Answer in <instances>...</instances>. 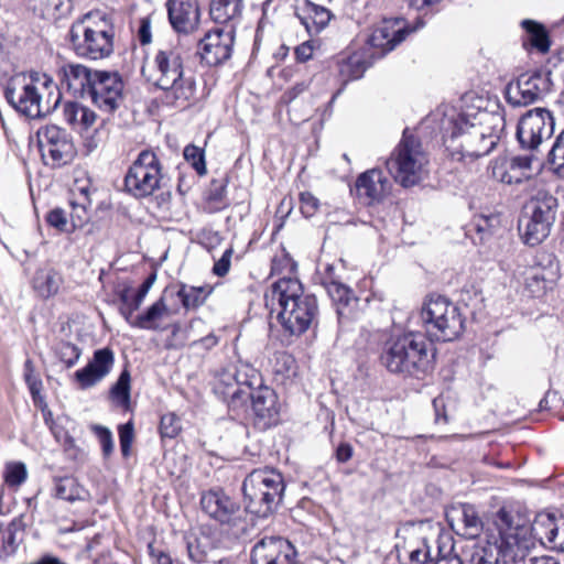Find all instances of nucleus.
I'll use <instances>...</instances> for the list:
<instances>
[{"instance_id":"29","label":"nucleus","mask_w":564,"mask_h":564,"mask_svg":"<svg viewBox=\"0 0 564 564\" xmlns=\"http://www.w3.org/2000/svg\"><path fill=\"white\" fill-rule=\"evenodd\" d=\"M509 511V509H507ZM513 514L523 520V525L528 529L529 538L534 546V540H539L542 544L549 543L552 547L560 525L555 521V517L551 513L541 512L536 514L534 521L530 524L529 520L517 511L510 510Z\"/></svg>"},{"instance_id":"57","label":"nucleus","mask_w":564,"mask_h":564,"mask_svg":"<svg viewBox=\"0 0 564 564\" xmlns=\"http://www.w3.org/2000/svg\"><path fill=\"white\" fill-rule=\"evenodd\" d=\"M279 21L278 4L275 0H267L262 8V19L259 23V28H262L264 23H273Z\"/></svg>"},{"instance_id":"46","label":"nucleus","mask_w":564,"mask_h":564,"mask_svg":"<svg viewBox=\"0 0 564 564\" xmlns=\"http://www.w3.org/2000/svg\"><path fill=\"white\" fill-rule=\"evenodd\" d=\"M22 529L20 523L12 521L1 533V541L7 555L13 554L22 541Z\"/></svg>"},{"instance_id":"25","label":"nucleus","mask_w":564,"mask_h":564,"mask_svg":"<svg viewBox=\"0 0 564 564\" xmlns=\"http://www.w3.org/2000/svg\"><path fill=\"white\" fill-rule=\"evenodd\" d=\"M326 290L333 302L336 304L339 328L344 329L348 324L358 317V299L347 285L332 281L326 284Z\"/></svg>"},{"instance_id":"28","label":"nucleus","mask_w":564,"mask_h":564,"mask_svg":"<svg viewBox=\"0 0 564 564\" xmlns=\"http://www.w3.org/2000/svg\"><path fill=\"white\" fill-rule=\"evenodd\" d=\"M62 84L77 98L87 99V94L96 77L97 70H91L82 64H67L61 69Z\"/></svg>"},{"instance_id":"22","label":"nucleus","mask_w":564,"mask_h":564,"mask_svg":"<svg viewBox=\"0 0 564 564\" xmlns=\"http://www.w3.org/2000/svg\"><path fill=\"white\" fill-rule=\"evenodd\" d=\"M414 30H409L401 20H383L371 32L367 44L372 48H378L380 56L392 51L401 43L405 35Z\"/></svg>"},{"instance_id":"20","label":"nucleus","mask_w":564,"mask_h":564,"mask_svg":"<svg viewBox=\"0 0 564 564\" xmlns=\"http://www.w3.org/2000/svg\"><path fill=\"white\" fill-rule=\"evenodd\" d=\"M544 260L545 264L539 262L523 273L525 289L534 297L544 295L547 290L553 288L558 278L560 265L555 258L547 254Z\"/></svg>"},{"instance_id":"54","label":"nucleus","mask_w":564,"mask_h":564,"mask_svg":"<svg viewBox=\"0 0 564 564\" xmlns=\"http://www.w3.org/2000/svg\"><path fill=\"white\" fill-rule=\"evenodd\" d=\"M134 431L132 422H128L119 426L120 448L123 456L130 454L131 444L133 442Z\"/></svg>"},{"instance_id":"23","label":"nucleus","mask_w":564,"mask_h":564,"mask_svg":"<svg viewBox=\"0 0 564 564\" xmlns=\"http://www.w3.org/2000/svg\"><path fill=\"white\" fill-rule=\"evenodd\" d=\"M169 20L177 33L194 32L199 23V7L197 0H169L166 3Z\"/></svg>"},{"instance_id":"43","label":"nucleus","mask_w":564,"mask_h":564,"mask_svg":"<svg viewBox=\"0 0 564 564\" xmlns=\"http://www.w3.org/2000/svg\"><path fill=\"white\" fill-rule=\"evenodd\" d=\"M119 299L121 302L120 314L124 317L127 323L132 326L133 313L139 310L143 301L137 296V293L131 288H124L119 292Z\"/></svg>"},{"instance_id":"5","label":"nucleus","mask_w":564,"mask_h":564,"mask_svg":"<svg viewBox=\"0 0 564 564\" xmlns=\"http://www.w3.org/2000/svg\"><path fill=\"white\" fill-rule=\"evenodd\" d=\"M435 348L420 332H406L386 343L381 361L392 373L423 378L432 371Z\"/></svg>"},{"instance_id":"60","label":"nucleus","mask_w":564,"mask_h":564,"mask_svg":"<svg viewBox=\"0 0 564 564\" xmlns=\"http://www.w3.org/2000/svg\"><path fill=\"white\" fill-rule=\"evenodd\" d=\"M318 206V200L312 194H301V210L305 217H311Z\"/></svg>"},{"instance_id":"16","label":"nucleus","mask_w":564,"mask_h":564,"mask_svg":"<svg viewBox=\"0 0 564 564\" xmlns=\"http://www.w3.org/2000/svg\"><path fill=\"white\" fill-rule=\"evenodd\" d=\"M554 131L552 113L544 108L529 110L519 121L517 138L524 149L534 150Z\"/></svg>"},{"instance_id":"38","label":"nucleus","mask_w":564,"mask_h":564,"mask_svg":"<svg viewBox=\"0 0 564 564\" xmlns=\"http://www.w3.org/2000/svg\"><path fill=\"white\" fill-rule=\"evenodd\" d=\"M243 0H213L210 17L219 24L226 25L241 14Z\"/></svg>"},{"instance_id":"40","label":"nucleus","mask_w":564,"mask_h":564,"mask_svg":"<svg viewBox=\"0 0 564 564\" xmlns=\"http://www.w3.org/2000/svg\"><path fill=\"white\" fill-rule=\"evenodd\" d=\"M131 376L128 369H123L109 391L112 403L119 408L128 409L130 405Z\"/></svg>"},{"instance_id":"42","label":"nucleus","mask_w":564,"mask_h":564,"mask_svg":"<svg viewBox=\"0 0 564 564\" xmlns=\"http://www.w3.org/2000/svg\"><path fill=\"white\" fill-rule=\"evenodd\" d=\"M83 487L73 477L56 478L54 485V496L65 501H76L83 499Z\"/></svg>"},{"instance_id":"51","label":"nucleus","mask_w":564,"mask_h":564,"mask_svg":"<svg viewBox=\"0 0 564 564\" xmlns=\"http://www.w3.org/2000/svg\"><path fill=\"white\" fill-rule=\"evenodd\" d=\"M74 199L80 202V204H90L91 184L89 178L82 177L75 178L73 187L70 189Z\"/></svg>"},{"instance_id":"31","label":"nucleus","mask_w":564,"mask_h":564,"mask_svg":"<svg viewBox=\"0 0 564 564\" xmlns=\"http://www.w3.org/2000/svg\"><path fill=\"white\" fill-rule=\"evenodd\" d=\"M232 381L234 383H228L227 391L224 392L227 397L231 398L232 402L246 400L248 392H254L262 387L257 370L252 368L238 370Z\"/></svg>"},{"instance_id":"45","label":"nucleus","mask_w":564,"mask_h":564,"mask_svg":"<svg viewBox=\"0 0 564 564\" xmlns=\"http://www.w3.org/2000/svg\"><path fill=\"white\" fill-rule=\"evenodd\" d=\"M54 352L67 369L74 367L82 356V349L78 346L64 340L56 344Z\"/></svg>"},{"instance_id":"34","label":"nucleus","mask_w":564,"mask_h":564,"mask_svg":"<svg viewBox=\"0 0 564 564\" xmlns=\"http://www.w3.org/2000/svg\"><path fill=\"white\" fill-rule=\"evenodd\" d=\"M65 121L80 132H88L97 121V115L78 102H66L63 108Z\"/></svg>"},{"instance_id":"6","label":"nucleus","mask_w":564,"mask_h":564,"mask_svg":"<svg viewBox=\"0 0 564 564\" xmlns=\"http://www.w3.org/2000/svg\"><path fill=\"white\" fill-rule=\"evenodd\" d=\"M115 30L106 13L96 11L85 14L73 23L69 41L74 52L84 58L97 61L113 52Z\"/></svg>"},{"instance_id":"50","label":"nucleus","mask_w":564,"mask_h":564,"mask_svg":"<svg viewBox=\"0 0 564 564\" xmlns=\"http://www.w3.org/2000/svg\"><path fill=\"white\" fill-rule=\"evenodd\" d=\"M412 564H424L432 558L431 546L422 539L416 546H410L406 551Z\"/></svg>"},{"instance_id":"7","label":"nucleus","mask_w":564,"mask_h":564,"mask_svg":"<svg viewBox=\"0 0 564 564\" xmlns=\"http://www.w3.org/2000/svg\"><path fill=\"white\" fill-rule=\"evenodd\" d=\"M296 269V262L284 252V271L291 274L284 276V332L291 335L306 332L317 312L316 299L303 294L302 283L295 275Z\"/></svg>"},{"instance_id":"19","label":"nucleus","mask_w":564,"mask_h":564,"mask_svg":"<svg viewBox=\"0 0 564 564\" xmlns=\"http://www.w3.org/2000/svg\"><path fill=\"white\" fill-rule=\"evenodd\" d=\"M113 365L115 354L110 348L97 349L91 360L75 371L74 379L82 390L93 388L110 373Z\"/></svg>"},{"instance_id":"49","label":"nucleus","mask_w":564,"mask_h":564,"mask_svg":"<svg viewBox=\"0 0 564 564\" xmlns=\"http://www.w3.org/2000/svg\"><path fill=\"white\" fill-rule=\"evenodd\" d=\"M181 421L174 413H166L161 416L160 433L162 437L174 438L181 432Z\"/></svg>"},{"instance_id":"24","label":"nucleus","mask_w":564,"mask_h":564,"mask_svg":"<svg viewBox=\"0 0 564 564\" xmlns=\"http://www.w3.org/2000/svg\"><path fill=\"white\" fill-rule=\"evenodd\" d=\"M532 159L530 156H516L511 160L498 159L491 164V175L505 184H519L528 181L532 174Z\"/></svg>"},{"instance_id":"41","label":"nucleus","mask_w":564,"mask_h":564,"mask_svg":"<svg viewBox=\"0 0 564 564\" xmlns=\"http://www.w3.org/2000/svg\"><path fill=\"white\" fill-rule=\"evenodd\" d=\"M522 28L527 32V42L541 53H546L550 48V40L545 28L532 20H523Z\"/></svg>"},{"instance_id":"59","label":"nucleus","mask_w":564,"mask_h":564,"mask_svg":"<svg viewBox=\"0 0 564 564\" xmlns=\"http://www.w3.org/2000/svg\"><path fill=\"white\" fill-rule=\"evenodd\" d=\"M231 256L232 249L228 248L227 250H225L221 258L215 262L213 272L217 276H225L228 273L230 269Z\"/></svg>"},{"instance_id":"64","label":"nucleus","mask_w":564,"mask_h":564,"mask_svg":"<svg viewBox=\"0 0 564 564\" xmlns=\"http://www.w3.org/2000/svg\"><path fill=\"white\" fill-rule=\"evenodd\" d=\"M217 344H218V337L214 333H210L207 336L200 338L199 340L193 341L192 346L193 347L202 346L205 349H210V348L215 347Z\"/></svg>"},{"instance_id":"3","label":"nucleus","mask_w":564,"mask_h":564,"mask_svg":"<svg viewBox=\"0 0 564 564\" xmlns=\"http://www.w3.org/2000/svg\"><path fill=\"white\" fill-rule=\"evenodd\" d=\"M185 51L178 44L164 43L155 52L142 75L163 91L161 97L165 106L186 108L196 94V80L184 69Z\"/></svg>"},{"instance_id":"53","label":"nucleus","mask_w":564,"mask_h":564,"mask_svg":"<svg viewBox=\"0 0 564 564\" xmlns=\"http://www.w3.org/2000/svg\"><path fill=\"white\" fill-rule=\"evenodd\" d=\"M93 431L100 442L104 456L108 457L113 451V440L111 431L101 425H94Z\"/></svg>"},{"instance_id":"44","label":"nucleus","mask_w":564,"mask_h":564,"mask_svg":"<svg viewBox=\"0 0 564 564\" xmlns=\"http://www.w3.org/2000/svg\"><path fill=\"white\" fill-rule=\"evenodd\" d=\"M208 294L209 292L205 288L187 285H183L177 292L183 306L187 310L197 308L198 306L203 305Z\"/></svg>"},{"instance_id":"33","label":"nucleus","mask_w":564,"mask_h":564,"mask_svg":"<svg viewBox=\"0 0 564 564\" xmlns=\"http://www.w3.org/2000/svg\"><path fill=\"white\" fill-rule=\"evenodd\" d=\"M63 284L62 274L53 268L39 269L32 280V286L39 296L50 299L55 296Z\"/></svg>"},{"instance_id":"56","label":"nucleus","mask_w":564,"mask_h":564,"mask_svg":"<svg viewBox=\"0 0 564 564\" xmlns=\"http://www.w3.org/2000/svg\"><path fill=\"white\" fill-rule=\"evenodd\" d=\"M46 221L50 226L59 231H69L66 213L62 208H54L46 215Z\"/></svg>"},{"instance_id":"10","label":"nucleus","mask_w":564,"mask_h":564,"mask_svg":"<svg viewBox=\"0 0 564 564\" xmlns=\"http://www.w3.org/2000/svg\"><path fill=\"white\" fill-rule=\"evenodd\" d=\"M420 323L431 340L452 341L464 332V318L459 308L444 296L429 297L421 311Z\"/></svg>"},{"instance_id":"39","label":"nucleus","mask_w":564,"mask_h":564,"mask_svg":"<svg viewBox=\"0 0 564 564\" xmlns=\"http://www.w3.org/2000/svg\"><path fill=\"white\" fill-rule=\"evenodd\" d=\"M282 279L279 278L275 280L270 290L264 294V303L265 307L269 310L270 314V334L273 335L274 322L276 324H282Z\"/></svg>"},{"instance_id":"63","label":"nucleus","mask_w":564,"mask_h":564,"mask_svg":"<svg viewBox=\"0 0 564 564\" xmlns=\"http://www.w3.org/2000/svg\"><path fill=\"white\" fill-rule=\"evenodd\" d=\"M139 40L142 45L151 42V26L148 20H142L139 28Z\"/></svg>"},{"instance_id":"62","label":"nucleus","mask_w":564,"mask_h":564,"mask_svg":"<svg viewBox=\"0 0 564 564\" xmlns=\"http://www.w3.org/2000/svg\"><path fill=\"white\" fill-rule=\"evenodd\" d=\"M352 456V447L348 443H341L336 449V458L339 463L348 462Z\"/></svg>"},{"instance_id":"9","label":"nucleus","mask_w":564,"mask_h":564,"mask_svg":"<svg viewBox=\"0 0 564 564\" xmlns=\"http://www.w3.org/2000/svg\"><path fill=\"white\" fill-rule=\"evenodd\" d=\"M246 516L265 518L282 499V474L272 468L251 471L242 484Z\"/></svg>"},{"instance_id":"14","label":"nucleus","mask_w":564,"mask_h":564,"mask_svg":"<svg viewBox=\"0 0 564 564\" xmlns=\"http://www.w3.org/2000/svg\"><path fill=\"white\" fill-rule=\"evenodd\" d=\"M556 206V198L544 191L538 192L528 203L527 209L531 215L523 234L527 245H539L549 236L555 220Z\"/></svg>"},{"instance_id":"27","label":"nucleus","mask_w":564,"mask_h":564,"mask_svg":"<svg viewBox=\"0 0 564 564\" xmlns=\"http://www.w3.org/2000/svg\"><path fill=\"white\" fill-rule=\"evenodd\" d=\"M247 399H251L254 414L259 420L263 421V427L279 423L278 395L273 390L268 387H260L254 392H248Z\"/></svg>"},{"instance_id":"18","label":"nucleus","mask_w":564,"mask_h":564,"mask_svg":"<svg viewBox=\"0 0 564 564\" xmlns=\"http://www.w3.org/2000/svg\"><path fill=\"white\" fill-rule=\"evenodd\" d=\"M123 83L117 73L96 72V77L87 94L99 109L112 112L122 99Z\"/></svg>"},{"instance_id":"17","label":"nucleus","mask_w":564,"mask_h":564,"mask_svg":"<svg viewBox=\"0 0 564 564\" xmlns=\"http://www.w3.org/2000/svg\"><path fill=\"white\" fill-rule=\"evenodd\" d=\"M235 25L226 24L210 30L199 43L202 59L210 66L230 58L235 42Z\"/></svg>"},{"instance_id":"1","label":"nucleus","mask_w":564,"mask_h":564,"mask_svg":"<svg viewBox=\"0 0 564 564\" xmlns=\"http://www.w3.org/2000/svg\"><path fill=\"white\" fill-rule=\"evenodd\" d=\"M444 143L458 161H474L488 155L497 145L506 127L500 112H490L465 105L449 109L442 120Z\"/></svg>"},{"instance_id":"47","label":"nucleus","mask_w":564,"mask_h":564,"mask_svg":"<svg viewBox=\"0 0 564 564\" xmlns=\"http://www.w3.org/2000/svg\"><path fill=\"white\" fill-rule=\"evenodd\" d=\"M28 477L26 467L23 463L7 464L4 481L11 488H19Z\"/></svg>"},{"instance_id":"36","label":"nucleus","mask_w":564,"mask_h":564,"mask_svg":"<svg viewBox=\"0 0 564 564\" xmlns=\"http://www.w3.org/2000/svg\"><path fill=\"white\" fill-rule=\"evenodd\" d=\"M171 312L165 304V301L161 297L155 303H153L144 313L139 314L134 317L132 327L149 329V330H160L161 322L169 317Z\"/></svg>"},{"instance_id":"52","label":"nucleus","mask_w":564,"mask_h":564,"mask_svg":"<svg viewBox=\"0 0 564 564\" xmlns=\"http://www.w3.org/2000/svg\"><path fill=\"white\" fill-rule=\"evenodd\" d=\"M184 158L193 165L198 174L203 175L206 173L204 153L202 149L195 145H187L184 149Z\"/></svg>"},{"instance_id":"37","label":"nucleus","mask_w":564,"mask_h":564,"mask_svg":"<svg viewBox=\"0 0 564 564\" xmlns=\"http://www.w3.org/2000/svg\"><path fill=\"white\" fill-rule=\"evenodd\" d=\"M338 74L343 82L358 79L368 67L365 54L354 52L349 55H343L337 61Z\"/></svg>"},{"instance_id":"30","label":"nucleus","mask_w":564,"mask_h":564,"mask_svg":"<svg viewBox=\"0 0 564 564\" xmlns=\"http://www.w3.org/2000/svg\"><path fill=\"white\" fill-rule=\"evenodd\" d=\"M184 539L188 558L196 564L206 562L209 554L219 547L216 535L204 529L191 531Z\"/></svg>"},{"instance_id":"8","label":"nucleus","mask_w":564,"mask_h":564,"mask_svg":"<svg viewBox=\"0 0 564 564\" xmlns=\"http://www.w3.org/2000/svg\"><path fill=\"white\" fill-rule=\"evenodd\" d=\"M430 159L422 143L413 135L403 137L391 155L386 160L390 175L402 187H412L423 182L429 175Z\"/></svg>"},{"instance_id":"11","label":"nucleus","mask_w":564,"mask_h":564,"mask_svg":"<svg viewBox=\"0 0 564 564\" xmlns=\"http://www.w3.org/2000/svg\"><path fill=\"white\" fill-rule=\"evenodd\" d=\"M202 510L213 520L226 528L236 540H246L254 529V519L246 516L239 503L223 489H210L202 494Z\"/></svg>"},{"instance_id":"13","label":"nucleus","mask_w":564,"mask_h":564,"mask_svg":"<svg viewBox=\"0 0 564 564\" xmlns=\"http://www.w3.org/2000/svg\"><path fill=\"white\" fill-rule=\"evenodd\" d=\"M42 159L54 169L65 166L76 156V148L70 134L55 124H47L37 131Z\"/></svg>"},{"instance_id":"35","label":"nucleus","mask_w":564,"mask_h":564,"mask_svg":"<svg viewBox=\"0 0 564 564\" xmlns=\"http://www.w3.org/2000/svg\"><path fill=\"white\" fill-rule=\"evenodd\" d=\"M282 553V540L280 536H265L252 549V564H279Z\"/></svg>"},{"instance_id":"21","label":"nucleus","mask_w":564,"mask_h":564,"mask_svg":"<svg viewBox=\"0 0 564 564\" xmlns=\"http://www.w3.org/2000/svg\"><path fill=\"white\" fill-rule=\"evenodd\" d=\"M391 187V182L380 169L361 173L355 184L358 198L368 205L382 202L390 194Z\"/></svg>"},{"instance_id":"2","label":"nucleus","mask_w":564,"mask_h":564,"mask_svg":"<svg viewBox=\"0 0 564 564\" xmlns=\"http://www.w3.org/2000/svg\"><path fill=\"white\" fill-rule=\"evenodd\" d=\"M498 535L478 540L466 551L468 564H510L523 560L532 542L523 520L507 508L495 516Z\"/></svg>"},{"instance_id":"4","label":"nucleus","mask_w":564,"mask_h":564,"mask_svg":"<svg viewBox=\"0 0 564 564\" xmlns=\"http://www.w3.org/2000/svg\"><path fill=\"white\" fill-rule=\"evenodd\" d=\"M4 97L13 109L31 119L51 113L62 98L53 78L40 73L10 78L4 89Z\"/></svg>"},{"instance_id":"12","label":"nucleus","mask_w":564,"mask_h":564,"mask_svg":"<svg viewBox=\"0 0 564 564\" xmlns=\"http://www.w3.org/2000/svg\"><path fill=\"white\" fill-rule=\"evenodd\" d=\"M163 174L158 155L150 150L141 151L124 176L126 191L135 198H145L161 186Z\"/></svg>"},{"instance_id":"58","label":"nucleus","mask_w":564,"mask_h":564,"mask_svg":"<svg viewBox=\"0 0 564 564\" xmlns=\"http://www.w3.org/2000/svg\"><path fill=\"white\" fill-rule=\"evenodd\" d=\"M50 429L56 441L64 446L65 451H69L75 447L74 438L62 426L52 424Z\"/></svg>"},{"instance_id":"55","label":"nucleus","mask_w":564,"mask_h":564,"mask_svg":"<svg viewBox=\"0 0 564 564\" xmlns=\"http://www.w3.org/2000/svg\"><path fill=\"white\" fill-rule=\"evenodd\" d=\"M72 212H70V220L72 227L77 228L82 227L87 220V207L90 204H80V202L76 199L70 200Z\"/></svg>"},{"instance_id":"61","label":"nucleus","mask_w":564,"mask_h":564,"mask_svg":"<svg viewBox=\"0 0 564 564\" xmlns=\"http://www.w3.org/2000/svg\"><path fill=\"white\" fill-rule=\"evenodd\" d=\"M313 45L310 41L302 43L294 50L295 57L299 62H306L313 55Z\"/></svg>"},{"instance_id":"32","label":"nucleus","mask_w":564,"mask_h":564,"mask_svg":"<svg viewBox=\"0 0 564 564\" xmlns=\"http://www.w3.org/2000/svg\"><path fill=\"white\" fill-rule=\"evenodd\" d=\"M295 15L310 34L323 31L333 17L328 9L308 1H305L302 13L295 11Z\"/></svg>"},{"instance_id":"48","label":"nucleus","mask_w":564,"mask_h":564,"mask_svg":"<svg viewBox=\"0 0 564 564\" xmlns=\"http://www.w3.org/2000/svg\"><path fill=\"white\" fill-rule=\"evenodd\" d=\"M452 550V539L448 535H441L437 545V555L440 558L435 564H463L459 556H449Z\"/></svg>"},{"instance_id":"15","label":"nucleus","mask_w":564,"mask_h":564,"mask_svg":"<svg viewBox=\"0 0 564 564\" xmlns=\"http://www.w3.org/2000/svg\"><path fill=\"white\" fill-rule=\"evenodd\" d=\"M552 80L549 70H535L520 75L516 84L507 87V100L513 106L535 102L551 91Z\"/></svg>"},{"instance_id":"26","label":"nucleus","mask_w":564,"mask_h":564,"mask_svg":"<svg viewBox=\"0 0 564 564\" xmlns=\"http://www.w3.org/2000/svg\"><path fill=\"white\" fill-rule=\"evenodd\" d=\"M452 529L459 535L474 539L482 531V521L473 505L463 503L447 513Z\"/></svg>"}]
</instances>
